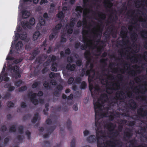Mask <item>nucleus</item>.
Returning <instances> with one entry per match:
<instances>
[{"label":"nucleus","instance_id":"1","mask_svg":"<svg viewBox=\"0 0 147 147\" xmlns=\"http://www.w3.org/2000/svg\"><path fill=\"white\" fill-rule=\"evenodd\" d=\"M108 99V96L106 93L102 94L96 102H94V109L95 113V119L100 120L101 118V113L104 110L107 113L110 109L109 107H104L103 105Z\"/></svg>","mask_w":147,"mask_h":147},{"label":"nucleus","instance_id":"2","mask_svg":"<svg viewBox=\"0 0 147 147\" xmlns=\"http://www.w3.org/2000/svg\"><path fill=\"white\" fill-rule=\"evenodd\" d=\"M102 123L99 120L95 119V125L96 127V136L97 140V147H104L103 146V141L101 137H103L104 131L102 130Z\"/></svg>","mask_w":147,"mask_h":147},{"label":"nucleus","instance_id":"3","mask_svg":"<svg viewBox=\"0 0 147 147\" xmlns=\"http://www.w3.org/2000/svg\"><path fill=\"white\" fill-rule=\"evenodd\" d=\"M124 92L122 91H118L115 93V97L111 98L109 102L110 106L113 107L118 105V100H122L124 99Z\"/></svg>","mask_w":147,"mask_h":147},{"label":"nucleus","instance_id":"4","mask_svg":"<svg viewBox=\"0 0 147 147\" xmlns=\"http://www.w3.org/2000/svg\"><path fill=\"white\" fill-rule=\"evenodd\" d=\"M105 82L107 84L106 92L108 94L111 93V92L110 90H117L120 89V86L117 83L111 82L108 84L107 80L105 81Z\"/></svg>","mask_w":147,"mask_h":147},{"label":"nucleus","instance_id":"5","mask_svg":"<svg viewBox=\"0 0 147 147\" xmlns=\"http://www.w3.org/2000/svg\"><path fill=\"white\" fill-rule=\"evenodd\" d=\"M9 69L14 72L13 75L15 79H17L18 78L21 77V74L19 71V67L17 65L12 66L10 65L9 66Z\"/></svg>","mask_w":147,"mask_h":147},{"label":"nucleus","instance_id":"6","mask_svg":"<svg viewBox=\"0 0 147 147\" xmlns=\"http://www.w3.org/2000/svg\"><path fill=\"white\" fill-rule=\"evenodd\" d=\"M36 93H32V92H30L28 94V97L30 98L32 103L35 105H38L39 103L38 99L36 98Z\"/></svg>","mask_w":147,"mask_h":147},{"label":"nucleus","instance_id":"7","mask_svg":"<svg viewBox=\"0 0 147 147\" xmlns=\"http://www.w3.org/2000/svg\"><path fill=\"white\" fill-rule=\"evenodd\" d=\"M145 85V89H142V90L140 91H139V90L138 89L137 87H136L133 88V87L131 88L132 90H133L134 92H135L136 94H138L139 93H140L142 94H144L146 92H147V81H145L144 82Z\"/></svg>","mask_w":147,"mask_h":147},{"label":"nucleus","instance_id":"8","mask_svg":"<svg viewBox=\"0 0 147 147\" xmlns=\"http://www.w3.org/2000/svg\"><path fill=\"white\" fill-rule=\"evenodd\" d=\"M137 112L138 117H144L147 115V110L144 109L142 107L138 108L137 110Z\"/></svg>","mask_w":147,"mask_h":147},{"label":"nucleus","instance_id":"9","mask_svg":"<svg viewBox=\"0 0 147 147\" xmlns=\"http://www.w3.org/2000/svg\"><path fill=\"white\" fill-rule=\"evenodd\" d=\"M126 131L124 132V139L126 141H128V140L126 138L129 139L132 136V131L131 129L129 128H127Z\"/></svg>","mask_w":147,"mask_h":147},{"label":"nucleus","instance_id":"10","mask_svg":"<svg viewBox=\"0 0 147 147\" xmlns=\"http://www.w3.org/2000/svg\"><path fill=\"white\" fill-rule=\"evenodd\" d=\"M140 35L142 37L145 39L144 42V47L147 49V32L145 30H143L141 32Z\"/></svg>","mask_w":147,"mask_h":147},{"label":"nucleus","instance_id":"11","mask_svg":"<svg viewBox=\"0 0 147 147\" xmlns=\"http://www.w3.org/2000/svg\"><path fill=\"white\" fill-rule=\"evenodd\" d=\"M55 128L56 126H51L49 127L47 130L48 133L45 134L43 136V138H48L49 135L51 134Z\"/></svg>","mask_w":147,"mask_h":147},{"label":"nucleus","instance_id":"12","mask_svg":"<svg viewBox=\"0 0 147 147\" xmlns=\"http://www.w3.org/2000/svg\"><path fill=\"white\" fill-rule=\"evenodd\" d=\"M15 36L17 39L20 38L21 40H24L27 37V34L25 32H24L21 34H20L18 33H16L15 34Z\"/></svg>","mask_w":147,"mask_h":147},{"label":"nucleus","instance_id":"13","mask_svg":"<svg viewBox=\"0 0 147 147\" xmlns=\"http://www.w3.org/2000/svg\"><path fill=\"white\" fill-rule=\"evenodd\" d=\"M127 31L126 28L125 26L122 27L121 28V30L120 32V34L123 38H125L127 36Z\"/></svg>","mask_w":147,"mask_h":147},{"label":"nucleus","instance_id":"14","mask_svg":"<svg viewBox=\"0 0 147 147\" xmlns=\"http://www.w3.org/2000/svg\"><path fill=\"white\" fill-rule=\"evenodd\" d=\"M105 144L107 146H111V147H115L117 145H120L119 142H117V143L115 142L112 141L111 140H107L105 142Z\"/></svg>","mask_w":147,"mask_h":147},{"label":"nucleus","instance_id":"15","mask_svg":"<svg viewBox=\"0 0 147 147\" xmlns=\"http://www.w3.org/2000/svg\"><path fill=\"white\" fill-rule=\"evenodd\" d=\"M105 126L109 131L111 132L114 130L116 125L113 123H110L108 124H107Z\"/></svg>","mask_w":147,"mask_h":147},{"label":"nucleus","instance_id":"16","mask_svg":"<svg viewBox=\"0 0 147 147\" xmlns=\"http://www.w3.org/2000/svg\"><path fill=\"white\" fill-rule=\"evenodd\" d=\"M39 51L37 49H35L32 51L30 53L31 55L29 59L31 60L34 59L36 56L39 54Z\"/></svg>","mask_w":147,"mask_h":147},{"label":"nucleus","instance_id":"17","mask_svg":"<svg viewBox=\"0 0 147 147\" xmlns=\"http://www.w3.org/2000/svg\"><path fill=\"white\" fill-rule=\"evenodd\" d=\"M47 57V56H45L43 55H40L36 58V61L39 63L41 64Z\"/></svg>","mask_w":147,"mask_h":147},{"label":"nucleus","instance_id":"18","mask_svg":"<svg viewBox=\"0 0 147 147\" xmlns=\"http://www.w3.org/2000/svg\"><path fill=\"white\" fill-rule=\"evenodd\" d=\"M129 107L130 109L132 110H134L136 109L137 104L136 102L133 100L128 103Z\"/></svg>","mask_w":147,"mask_h":147},{"label":"nucleus","instance_id":"19","mask_svg":"<svg viewBox=\"0 0 147 147\" xmlns=\"http://www.w3.org/2000/svg\"><path fill=\"white\" fill-rule=\"evenodd\" d=\"M96 136L94 135L90 136L87 138V141L90 143H94L96 141Z\"/></svg>","mask_w":147,"mask_h":147},{"label":"nucleus","instance_id":"20","mask_svg":"<svg viewBox=\"0 0 147 147\" xmlns=\"http://www.w3.org/2000/svg\"><path fill=\"white\" fill-rule=\"evenodd\" d=\"M76 68V65L73 64L71 65L70 63L68 64L66 66V69L69 71H73Z\"/></svg>","mask_w":147,"mask_h":147},{"label":"nucleus","instance_id":"21","mask_svg":"<svg viewBox=\"0 0 147 147\" xmlns=\"http://www.w3.org/2000/svg\"><path fill=\"white\" fill-rule=\"evenodd\" d=\"M97 14L98 16L101 21L103 20L106 19V15L105 13L98 11H97Z\"/></svg>","mask_w":147,"mask_h":147},{"label":"nucleus","instance_id":"22","mask_svg":"<svg viewBox=\"0 0 147 147\" xmlns=\"http://www.w3.org/2000/svg\"><path fill=\"white\" fill-rule=\"evenodd\" d=\"M58 32V31L55 30H53V32L49 36V39L50 40H53L57 35Z\"/></svg>","mask_w":147,"mask_h":147},{"label":"nucleus","instance_id":"23","mask_svg":"<svg viewBox=\"0 0 147 147\" xmlns=\"http://www.w3.org/2000/svg\"><path fill=\"white\" fill-rule=\"evenodd\" d=\"M30 14V12L29 11L24 10L22 11V17L23 18H28Z\"/></svg>","mask_w":147,"mask_h":147},{"label":"nucleus","instance_id":"24","mask_svg":"<svg viewBox=\"0 0 147 147\" xmlns=\"http://www.w3.org/2000/svg\"><path fill=\"white\" fill-rule=\"evenodd\" d=\"M40 119V117L39 116V114L37 113L34 114V116L32 119L31 122L32 123H35L38 120H39Z\"/></svg>","mask_w":147,"mask_h":147},{"label":"nucleus","instance_id":"25","mask_svg":"<svg viewBox=\"0 0 147 147\" xmlns=\"http://www.w3.org/2000/svg\"><path fill=\"white\" fill-rule=\"evenodd\" d=\"M61 144H57L55 147H60ZM51 144L49 141H45L44 142V146L43 147H51Z\"/></svg>","mask_w":147,"mask_h":147},{"label":"nucleus","instance_id":"26","mask_svg":"<svg viewBox=\"0 0 147 147\" xmlns=\"http://www.w3.org/2000/svg\"><path fill=\"white\" fill-rule=\"evenodd\" d=\"M128 142L130 143L129 144V147H131L132 146L134 147L135 146H134L137 144V140L135 138L129 140Z\"/></svg>","mask_w":147,"mask_h":147},{"label":"nucleus","instance_id":"27","mask_svg":"<svg viewBox=\"0 0 147 147\" xmlns=\"http://www.w3.org/2000/svg\"><path fill=\"white\" fill-rule=\"evenodd\" d=\"M23 46V43L22 41L18 42L16 45V49L18 51L21 49Z\"/></svg>","mask_w":147,"mask_h":147},{"label":"nucleus","instance_id":"28","mask_svg":"<svg viewBox=\"0 0 147 147\" xmlns=\"http://www.w3.org/2000/svg\"><path fill=\"white\" fill-rule=\"evenodd\" d=\"M40 35V33L38 31H36L33 34V40L34 41L36 40L38 38Z\"/></svg>","mask_w":147,"mask_h":147},{"label":"nucleus","instance_id":"29","mask_svg":"<svg viewBox=\"0 0 147 147\" xmlns=\"http://www.w3.org/2000/svg\"><path fill=\"white\" fill-rule=\"evenodd\" d=\"M1 76V78H2L3 77V81H8L9 80V78L7 77V73H3V74H2V73H1V74L0 75Z\"/></svg>","mask_w":147,"mask_h":147},{"label":"nucleus","instance_id":"30","mask_svg":"<svg viewBox=\"0 0 147 147\" xmlns=\"http://www.w3.org/2000/svg\"><path fill=\"white\" fill-rule=\"evenodd\" d=\"M1 76V78H2L3 77V81H8L9 80V78L7 77V73H3V74H2V73H1V74L0 75Z\"/></svg>","mask_w":147,"mask_h":147},{"label":"nucleus","instance_id":"31","mask_svg":"<svg viewBox=\"0 0 147 147\" xmlns=\"http://www.w3.org/2000/svg\"><path fill=\"white\" fill-rule=\"evenodd\" d=\"M140 56L141 57V56L140 55H138V54H135L134 56L132 57L133 58H134V59L132 58H131V59L132 61V62H133L134 63H136L138 62V58L137 56Z\"/></svg>","mask_w":147,"mask_h":147},{"label":"nucleus","instance_id":"32","mask_svg":"<svg viewBox=\"0 0 147 147\" xmlns=\"http://www.w3.org/2000/svg\"><path fill=\"white\" fill-rule=\"evenodd\" d=\"M48 61H49L51 62H52L53 63L55 62L56 60V57L53 55H50L48 58Z\"/></svg>","mask_w":147,"mask_h":147},{"label":"nucleus","instance_id":"33","mask_svg":"<svg viewBox=\"0 0 147 147\" xmlns=\"http://www.w3.org/2000/svg\"><path fill=\"white\" fill-rule=\"evenodd\" d=\"M71 123L72 122L69 119H68L66 122L67 129L69 131H71L72 130V128L71 127Z\"/></svg>","mask_w":147,"mask_h":147},{"label":"nucleus","instance_id":"34","mask_svg":"<svg viewBox=\"0 0 147 147\" xmlns=\"http://www.w3.org/2000/svg\"><path fill=\"white\" fill-rule=\"evenodd\" d=\"M57 64L55 62L53 63L51 66V70L53 71H57Z\"/></svg>","mask_w":147,"mask_h":147},{"label":"nucleus","instance_id":"35","mask_svg":"<svg viewBox=\"0 0 147 147\" xmlns=\"http://www.w3.org/2000/svg\"><path fill=\"white\" fill-rule=\"evenodd\" d=\"M49 106L48 103H46L45 105V109L43 110V112L44 115H48V111H49Z\"/></svg>","mask_w":147,"mask_h":147},{"label":"nucleus","instance_id":"36","mask_svg":"<svg viewBox=\"0 0 147 147\" xmlns=\"http://www.w3.org/2000/svg\"><path fill=\"white\" fill-rule=\"evenodd\" d=\"M146 97V95H139L136 96V98L137 100L140 99L141 100H144Z\"/></svg>","mask_w":147,"mask_h":147},{"label":"nucleus","instance_id":"37","mask_svg":"<svg viewBox=\"0 0 147 147\" xmlns=\"http://www.w3.org/2000/svg\"><path fill=\"white\" fill-rule=\"evenodd\" d=\"M138 35L135 32H134L131 35V37L132 41H136L137 40Z\"/></svg>","mask_w":147,"mask_h":147},{"label":"nucleus","instance_id":"38","mask_svg":"<svg viewBox=\"0 0 147 147\" xmlns=\"http://www.w3.org/2000/svg\"><path fill=\"white\" fill-rule=\"evenodd\" d=\"M90 53L89 50H86L84 53V57L86 59L91 58L90 57Z\"/></svg>","mask_w":147,"mask_h":147},{"label":"nucleus","instance_id":"39","mask_svg":"<svg viewBox=\"0 0 147 147\" xmlns=\"http://www.w3.org/2000/svg\"><path fill=\"white\" fill-rule=\"evenodd\" d=\"M87 86V84L86 82L83 81L82 82L81 84L80 88L81 89H85Z\"/></svg>","mask_w":147,"mask_h":147},{"label":"nucleus","instance_id":"40","mask_svg":"<svg viewBox=\"0 0 147 147\" xmlns=\"http://www.w3.org/2000/svg\"><path fill=\"white\" fill-rule=\"evenodd\" d=\"M111 132V134L113 137H116L119 135V132L117 130H115V131H112Z\"/></svg>","mask_w":147,"mask_h":147},{"label":"nucleus","instance_id":"41","mask_svg":"<svg viewBox=\"0 0 147 147\" xmlns=\"http://www.w3.org/2000/svg\"><path fill=\"white\" fill-rule=\"evenodd\" d=\"M64 16V14L62 11L59 12L57 15V17L59 18L63 19Z\"/></svg>","mask_w":147,"mask_h":147},{"label":"nucleus","instance_id":"42","mask_svg":"<svg viewBox=\"0 0 147 147\" xmlns=\"http://www.w3.org/2000/svg\"><path fill=\"white\" fill-rule=\"evenodd\" d=\"M16 131V125H12L9 128V132H14Z\"/></svg>","mask_w":147,"mask_h":147},{"label":"nucleus","instance_id":"43","mask_svg":"<svg viewBox=\"0 0 147 147\" xmlns=\"http://www.w3.org/2000/svg\"><path fill=\"white\" fill-rule=\"evenodd\" d=\"M105 5H107L108 7L111 6L112 5V3L110 2V0H105Z\"/></svg>","mask_w":147,"mask_h":147},{"label":"nucleus","instance_id":"44","mask_svg":"<svg viewBox=\"0 0 147 147\" xmlns=\"http://www.w3.org/2000/svg\"><path fill=\"white\" fill-rule=\"evenodd\" d=\"M102 30L100 28L96 30L95 32H93L94 34L95 35L96 37L100 35V33H102Z\"/></svg>","mask_w":147,"mask_h":147},{"label":"nucleus","instance_id":"45","mask_svg":"<svg viewBox=\"0 0 147 147\" xmlns=\"http://www.w3.org/2000/svg\"><path fill=\"white\" fill-rule=\"evenodd\" d=\"M11 96V94L9 92H7L5 93L4 96L3 97V98L4 99L7 100Z\"/></svg>","mask_w":147,"mask_h":147},{"label":"nucleus","instance_id":"46","mask_svg":"<svg viewBox=\"0 0 147 147\" xmlns=\"http://www.w3.org/2000/svg\"><path fill=\"white\" fill-rule=\"evenodd\" d=\"M83 9V8L80 6H77L76 8V12H80V13H82Z\"/></svg>","mask_w":147,"mask_h":147},{"label":"nucleus","instance_id":"47","mask_svg":"<svg viewBox=\"0 0 147 147\" xmlns=\"http://www.w3.org/2000/svg\"><path fill=\"white\" fill-rule=\"evenodd\" d=\"M7 105L8 107L10 108L14 107V104L11 101H9L7 102Z\"/></svg>","mask_w":147,"mask_h":147},{"label":"nucleus","instance_id":"48","mask_svg":"<svg viewBox=\"0 0 147 147\" xmlns=\"http://www.w3.org/2000/svg\"><path fill=\"white\" fill-rule=\"evenodd\" d=\"M19 132L20 134H23L24 132V127L22 125H20L18 127Z\"/></svg>","mask_w":147,"mask_h":147},{"label":"nucleus","instance_id":"49","mask_svg":"<svg viewBox=\"0 0 147 147\" xmlns=\"http://www.w3.org/2000/svg\"><path fill=\"white\" fill-rule=\"evenodd\" d=\"M62 24L61 23H59L56 25L55 27V29H53V30H55L58 31V30L60 29L62 27Z\"/></svg>","mask_w":147,"mask_h":147},{"label":"nucleus","instance_id":"50","mask_svg":"<svg viewBox=\"0 0 147 147\" xmlns=\"http://www.w3.org/2000/svg\"><path fill=\"white\" fill-rule=\"evenodd\" d=\"M22 81L20 80L18 81H16L14 83L15 85L17 87H19L22 84Z\"/></svg>","mask_w":147,"mask_h":147},{"label":"nucleus","instance_id":"51","mask_svg":"<svg viewBox=\"0 0 147 147\" xmlns=\"http://www.w3.org/2000/svg\"><path fill=\"white\" fill-rule=\"evenodd\" d=\"M40 84L39 82H34L32 85V87L33 88H36Z\"/></svg>","mask_w":147,"mask_h":147},{"label":"nucleus","instance_id":"52","mask_svg":"<svg viewBox=\"0 0 147 147\" xmlns=\"http://www.w3.org/2000/svg\"><path fill=\"white\" fill-rule=\"evenodd\" d=\"M35 19L33 18H32L30 19L29 22L30 25H33L35 24Z\"/></svg>","mask_w":147,"mask_h":147},{"label":"nucleus","instance_id":"53","mask_svg":"<svg viewBox=\"0 0 147 147\" xmlns=\"http://www.w3.org/2000/svg\"><path fill=\"white\" fill-rule=\"evenodd\" d=\"M32 116V115L30 114H28L23 117V120L25 121L27 119H28L30 118Z\"/></svg>","mask_w":147,"mask_h":147},{"label":"nucleus","instance_id":"54","mask_svg":"<svg viewBox=\"0 0 147 147\" xmlns=\"http://www.w3.org/2000/svg\"><path fill=\"white\" fill-rule=\"evenodd\" d=\"M39 23L42 26H44L45 24V20L43 18H41L39 20Z\"/></svg>","mask_w":147,"mask_h":147},{"label":"nucleus","instance_id":"55","mask_svg":"<svg viewBox=\"0 0 147 147\" xmlns=\"http://www.w3.org/2000/svg\"><path fill=\"white\" fill-rule=\"evenodd\" d=\"M76 140L75 138L73 139L71 142L70 147H75Z\"/></svg>","mask_w":147,"mask_h":147},{"label":"nucleus","instance_id":"56","mask_svg":"<svg viewBox=\"0 0 147 147\" xmlns=\"http://www.w3.org/2000/svg\"><path fill=\"white\" fill-rule=\"evenodd\" d=\"M27 89V87L26 86H23L19 88V91L20 92H22L26 90Z\"/></svg>","mask_w":147,"mask_h":147},{"label":"nucleus","instance_id":"57","mask_svg":"<svg viewBox=\"0 0 147 147\" xmlns=\"http://www.w3.org/2000/svg\"><path fill=\"white\" fill-rule=\"evenodd\" d=\"M75 18H74V20L72 21H71L70 24H69V26L71 28H73L75 24V23L74 22L75 21Z\"/></svg>","mask_w":147,"mask_h":147},{"label":"nucleus","instance_id":"58","mask_svg":"<svg viewBox=\"0 0 147 147\" xmlns=\"http://www.w3.org/2000/svg\"><path fill=\"white\" fill-rule=\"evenodd\" d=\"M76 63L77 66L80 67L82 64V60L81 59H78L76 61Z\"/></svg>","mask_w":147,"mask_h":147},{"label":"nucleus","instance_id":"59","mask_svg":"<svg viewBox=\"0 0 147 147\" xmlns=\"http://www.w3.org/2000/svg\"><path fill=\"white\" fill-rule=\"evenodd\" d=\"M82 81V79L79 77H76L75 80V82L76 84H78L80 82Z\"/></svg>","mask_w":147,"mask_h":147},{"label":"nucleus","instance_id":"60","mask_svg":"<svg viewBox=\"0 0 147 147\" xmlns=\"http://www.w3.org/2000/svg\"><path fill=\"white\" fill-rule=\"evenodd\" d=\"M74 80V79L73 77H70L68 80V83L69 84H72L73 83Z\"/></svg>","mask_w":147,"mask_h":147},{"label":"nucleus","instance_id":"61","mask_svg":"<svg viewBox=\"0 0 147 147\" xmlns=\"http://www.w3.org/2000/svg\"><path fill=\"white\" fill-rule=\"evenodd\" d=\"M143 58L146 62H147V51H145L142 56Z\"/></svg>","mask_w":147,"mask_h":147},{"label":"nucleus","instance_id":"62","mask_svg":"<svg viewBox=\"0 0 147 147\" xmlns=\"http://www.w3.org/2000/svg\"><path fill=\"white\" fill-rule=\"evenodd\" d=\"M58 74V73H54L53 72L51 73L49 75V76L50 78H54L57 76V75Z\"/></svg>","mask_w":147,"mask_h":147},{"label":"nucleus","instance_id":"63","mask_svg":"<svg viewBox=\"0 0 147 147\" xmlns=\"http://www.w3.org/2000/svg\"><path fill=\"white\" fill-rule=\"evenodd\" d=\"M116 116L115 115L112 113V115H110L109 116V119L111 121H113L114 119L115 118V116Z\"/></svg>","mask_w":147,"mask_h":147},{"label":"nucleus","instance_id":"64","mask_svg":"<svg viewBox=\"0 0 147 147\" xmlns=\"http://www.w3.org/2000/svg\"><path fill=\"white\" fill-rule=\"evenodd\" d=\"M103 37H105V38L104 39V40L106 41H107L110 38V35L108 34L104 33V34Z\"/></svg>","mask_w":147,"mask_h":147}]
</instances>
